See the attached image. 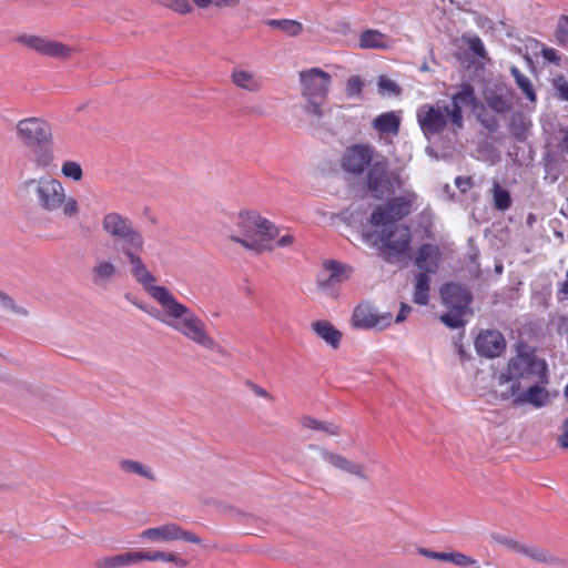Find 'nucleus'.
Returning <instances> with one entry per match:
<instances>
[{
	"label": "nucleus",
	"instance_id": "nucleus-11",
	"mask_svg": "<svg viewBox=\"0 0 568 568\" xmlns=\"http://www.w3.org/2000/svg\"><path fill=\"white\" fill-rule=\"evenodd\" d=\"M381 227L379 241L382 246L379 251L384 258L390 262L393 258L405 255L412 241L409 227L392 224Z\"/></svg>",
	"mask_w": 568,
	"mask_h": 568
},
{
	"label": "nucleus",
	"instance_id": "nucleus-37",
	"mask_svg": "<svg viewBox=\"0 0 568 568\" xmlns=\"http://www.w3.org/2000/svg\"><path fill=\"white\" fill-rule=\"evenodd\" d=\"M520 555H524L537 562H551L554 557L542 548L532 545L523 544Z\"/></svg>",
	"mask_w": 568,
	"mask_h": 568
},
{
	"label": "nucleus",
	"instance_id": "nucleus-20",
	"mask_svg": "<svg viewBox=\"0 0 568 568\" xmlns=\"http://www.w3.org/2000/svg\"><path fill=\"white\" fill-rule=\"evenodd\" d=\"M230 80L235 88L248 93H258L264 88L263 77L243 65H236L232 69Z\"/></svg>",
	"mask_w": 568,
	"mask_h": 568
},
{
	"label": "nucleus",
	"instance_id": "nucleus-35",
	"mask_svg": "<svg viewBox=\"0 0 568 568\" xmlns=\"http://www.w3.org/2000/svg\"><path fill=\"white\" fill-rule=\"evenodd\" d=\"M266 24L273 29H280L281 31L291 37L298 36L303 30L302 23L291 19H271L266 22Z\"/></svg>",
	"mask_w": 568,
	"mask_h": 568
},
{
	"label": "nucleus",
	"instance_id": "nucleus-57",
	"mask_svg": "<svg viewBox=\"0 0 568 568\" xmlns=\"http://www.w3.org/2000/svg\"><path fill=\"white\" fill-rule=\"evenodd\" d=\"M561 429L562 434L558 438V444L560 447L568 449V417L564 420Z\"/></svg>",
	"mask_w": 568,
	"mask_h": 568
},
{
	"label": "nucleus",
	"instance_id": "nucleus-16",
	"mask_svg": "<svg viewBox=\"0 0 568 568\" xmlns=\"http://www.w3.org/2000/svg\"><path fill=\"white\" fill-rule=\"evenodd\" d=\"M475 89L469 83H463L460 90L453 94L450 109V125L454 131L462 130L464 126L463 106H473L476 104Z\"/></svg>",
	"mask_w": 568,
	"mask_h": 568
},
{
	"label": "nucleus",
	"instance_id": "nucleus-43",
	"mask_svg": "<svg viewBox=\"0 0 568 568\" xmlns=\"http://www.w3.org/2000/svg\"><path fill=\"white\" fill-rule=\"evenodd\" d=\"M378 92L382 95H398L400 87L392 79L381 75L377 81Z\"/></svg>",
	"mask_w": 568,
	"mask_h": 568
},
{
	"label": "nucleus",
	"instance_id": "nucleus-62",
	"mask_svg": "<svg viewBox=\"0 0 568 568\" xmlns=\"http://www.w3.org/2000/svg\"><path fill=\"white\" fill-rule=\"evenodd\" d=\"M193 2H194L199 8H207V7L212 3V0H193Z\"/></svg>",
	"mask_w": 568,
	"mask_h": 568
},
{
	"label": "nucleus",
	"instance_id": "nucleus-22",
	"mask_svg": "<svg viewBox=\"0 0 568 568\" xmlns=\"http://www.w3.org/2000/svg\"><path fill=\"white\" fill-rule=\"evenodd\" d=\"M505 346V338L498 331L483 332L475 341L477 353L489 358L499 356Z\"/></svg>",
	"mask_w": 568,
	"mask_h": 568
},
{
	"label": "nucleus",
	"instance_id": "nucleus-44",
	"mask_svg": "<svg viewBox=\"0 0 568 568\" xmlns=\"http://www.w3.org/2000/svg\"><path fill=\"white\" fill-rule=\"evenodd\" d=\"M158 4L169 8L178 13L185 14L191 12L192 7L189 0H153Z\"/></svg>",
	"mask_w": 568,
	"mask_h": 568
},
{
	"label": "nucleus",
	"instance_id": "nucleus-54",
	"mask_svg": "<svg viewBox=\"0 0 568 568\" xmlns=\"http://www.w3.org/2000/svg\"><path fill=\"white\" fill-rule=\"evenodd\" d=\"M455 185L460 190V192L465 193L473 186V182L469 176H457L455 179Z\"/></svg>",
	"mask_w": 568,
	"mask_h": 568
},
{
	"label": "nucleus",
	"instance_id": "nucleus-58",
	"mask_svg": "<svg viewBox=\"0 0 568 568\" xmlns=\"http://www.w3.org/2000/svg\"><path fill=\"white\" fill-rule=\"evenodd\" d=\"M410 312H412V307L406 303H402L395 322L396 323L404 322Z\"/></svg>",
	"mask_w": 568,
	"mask_h": 568
},
{
	"label": "nucleus",
	"instance_id": "nucleus-49",
	"mask_svg": "<svg viewBox=\"0 0 568 568\" xmlns=\"http://www.w3.org/2000/svg\"><path fill=\"white\" fill-rule=\"evenodd\" d=\"M295 243V236L291 232L281 233L278 229V236L275 239L274 244L275 248H288L292 247Z\"/></svg>",
	"mask_w": 568,
	"mask_h": 568
},
{
	"label": "nucleus",
	"instance_id": "nucleus-61",
	"mask_svg": "<svg viewBox=\"0 0 568 568\" xmlns=\"http://www.w3.org/2000/svg\"><path fill=\"white\" fill-rule=\"evenodd\" d=\"M239 3H240V0H219L216 2V6L217 7H221V6L234 7Z\"/></svg>",
	"mask_w": 568,
	"mask_h": 568
},
{
	"label": "nucleus",
	"instance_id": "nucleus-3",
	"mask_svg": "<svg viewBox=\"0 0 568 568\" xmlns=\"http://www.w3.org/2000/svg\"><path fill=\"white\" fill-rule=\"evenodd\" d=\"M19 191L34 200L44 212L62 210L68 219L77 217L79 214L78 201L73 196H68L62 183L50 175L27 179L20 183Z\"/></svg>",
	"mask_w": 568,
	"mask_h": 568
},
{
	"label": "nucleus",
	"instance_id": "nucleus-15",
	"mask_svg": "<svg viewBox=\"0 0 568 568\" xmlns=\"http://www.w3.org/2000/svg\"><path fill=\"white\" fill-rule=\"evenodd\" d=\"M141 537L152 541H173L184 540L191 544H201V538L191 531L184 530L174 523H169L159 527L149 528L142 531Z\"/></svg>",
	"mask_w": 568,
	"mask_h": 568
},
{
	"label": "nucleus",
	"instance_id": "nucleus-52",
	"mask_svg": "<svg viewBox=\"0 0 568 568\" xmlns=\"http://www.w3.org/2000/svg\"><path fill=\"white\" fill-rule=\"evenodd\" d=\"M246 385L250 387V389L254 393V395H256L257 397H262V398H266L268 400H272L273 397L272 395L266 390L264 389L263 387H261L260 385L251 382V381H247L246 382Z\"/></svg>",
	"mask_w": 568,
	"mask_h": 568
},
{
	"label": "nucleus",
	"instance_id": "nucleus-31",
	"mask_svg": "<svg viewBox=\"0 0 568 568\" xmlns=\"http://www.w3.org/2000/svg\"><path fill=\"white\" fill-rule=\"evenodd\" d=\"M430 277L428 274L419 273L415 276L413 301L418 305H427L429 301Z\"/></svg>",
	"mask_w": 568,
	"mask_h": 568
},
{
	"label": "nucleus",
	"instance_id": "nucleus-45",
	"mask_svg": "<svg viewBox=\"0 0 568 568\" xmlns=\"http://www.w3.org/2000/svg\"><path fill=\"white\" fill-rule=\"evenodd\" d=\"M363 90V81L358 75H352L346 82L345 92L349 98H357Z\"/></svg>",
	"mask_w": 568,
	"mask_h": 568
},
{
	"label": "nucleus",
	"instance_id": "nucleus-33",
	"mask_svg": "<svg viewBox=\"0 0 568 568\" xmlns=\"http://www.w3.org/2000/svg\"><path fill=\"white\" fill-rule=\"evenodd\" d=\"M359 47L365 49H384L387 44L383 33L376 30H367L359 37Z\"/></svg>",
	"mask_w": 568,
	"mask_h": 568
},
{
	"label": "nucleus",
	"instance_id": "nucleus-48",
	"mask_svg": "<svg viewBox=\"0 0 568 568\" xmlns=\"http://www.w3.org/2000/svg\"><path fill=\"white\" fill-rule=\"evenodd\" d=\"M556 38L560 44L568 47V17H561L556 30Z\"/></svg>",
	"mask_w": 568,
	"mask_h": 568
},
{
	"label": "nucleus",
	"instance_id": "nucleus-36",
	"mask_svg": "<svg viewBox=\"0 0 568 568\" xmlns=\"http://www.w3.org/2000/svg\"><path fill=\"white\" fill-rule=\"evenodd\" d=\"M300 423L305 428H310V429H314V430H322L332 436L339 434V428L337 425H335L333 423L321 422V420L310 417V416L302 417Z\"/></svg>",
	"mask_w": 568,
	"mask_h": 568
},
{
	"label": "nucleus",
	"instance_id": "nucleus-29",
	"mask_svg": "<svg viewBox=\"0 0 568 568\" xmlns=\"http://www.w3.org/2000/svg\"><path fill=\"white\" fill-rule=\"evenodd\" d=\"M138 562V551H128L99 558L95 566L98 568H121L129 567Z\"/></svg>",
	"mask_w": 568,
	"mask_h": 568
},
{
	"label": "nucleus",
	"instance_id": "nucleus-39",
	"mask_svg": "<svg viewBox=\"0 0 568 568\" xmlns=\"http://www.w3.org/2000/svg\"><path fill=\"white\" fill-rule=\"evenodd\" d=\"M494 205L497 210L506 211L510 207L511 199L507 190L503 189L497 182L493 185Z\"/></svg>",
	"mask_w": 568,
	"mask_h": 568
},
{
	"label": "nucleus",
	"instance_id": "nucleus-18",
	"mask_svg": "<svg viewBox=\"0 0 568 568\" xmlns=\"http://www.w3.org/2000/svg\"><path fill=\"white\" fill-rule=\"evenodd\" d=\"M120 276L121 270L111 258L97 257L90 268V281L99 288L110 286Z\"/></svg>",
	"mask_w": 568,
	"mask_h": 568
},
{
	"label": "nucleus",
	"instance_id": "nucleus-38",
	"mask_svg": "<svg viewBox=\"0 0 568 568\" xmlns=\"http://www.w3.org/2000/svg\"><path fill=\"white\" fill-rule=\"evenodd\" d=\"M511 74L515 78L517 85L525 93L526 98L530 102H535L536 93H535L531 81L526 75H524L516 67L511 68Z\"/></svg>",
	"mask_w": 568,
	"mask_h": 568
},
{
	"label": "nucleus",
	"instance_id": "nucleus-8",
	"mask_svg": "<svg viewBox=\"0 0 568 568\" xmlns=\"http://www.w3.org/2000/svg\"><path fill=\"white\" fill-rule=\"evenodd\" d=\"M508 376L505 382H510L507 396H514L520 390V378H527L531 375H537L541 382L547 383V365L545 361L539 359L532 354H518L511 358L507 367Z\"/></svg>",
	"mask_w": 568,
	"mask_h": 568
},
{
	"label": "nucleus",
	"instance_id": "nucleus-10",
	"mask_svg": "<svg viewBox=\"0 0 568 568\" xmlns=\"http://www.w3.org/2000/svg\"><path fill=\"white\" fill-rule=\"evenodd\" d=\"M379 153L369 144L357 143L347 146L341 159L342 171L353 178L363 176Z\"/></svg>",
	"mask_w": 568,
	"mask_h": 568
},
{
	"label": "nucleus",
	"instance_id": "nucleus-21",
	"mask_svg": "<svg viewBox=\"0 0 568 568\" xmlns=\"http://www.w3.org/2000/svg\"><path fill=\"white\" fill-rule=\"evenodd\" d=\"M503 398H508L507 393L501 395ZM513 403L516 406L530 405L534 408H541L550 402L549 392L538 384L529 386L526 390L517 392L511 396Z\"/></svg>",
	"mask_w": 568,
	"mask_h": 568
},
{
	"label": "nucleus",
	"instance_id": "nucleus-23",
	"mask_svg": "<svg viewBox=\"0 0 568 568\" xmlns=\"http://www.w3.org/2000/svg\"><path fill=\"white\" fill-rule=\"evenodd\" d=\"M443 303L449 308L467 310L471 301L470 293L462 285L447 283L440 287Z\"/></svg>",
	"mask_w": 568,
	"mask_h": 568
},
{
	"label": "nucleus",
	"instance_id": "nucleus-26",
	"mask_svg": "<svg viewBox=\"0 0 568 568\" xmlns=\"http://www.w3.org/2000/svg\"><path fill=\"white\" fill-rule=\"evenodd\" d=\"M323 266L329 272V276L327 280L318 282L322 291H327L329 287L347 281L353 273V268L349 265L334 260L325 261Z\"/></svg>",
	"mask_w": 568,
	"mask_h": 568
},
{
	"label": "nucleus",
	"instance_id": "nucleus-1",
	"mask_svg": "<svg viewBox=\"0 0 568 568\" xmlns=\"http://www.w3.org/2000/svg\"><path fill=\"white\" fill-rule=\"evenodd\" d=\"M143 250L128 246L122 247L121 252L128 260L134 280L156 301L163 311V317H159L151 311L149 314L194 344L207 351L223 354L222 346L207 332L205 322L193 310L178 301L169 288L155 285V276L148 270L140 256Z\"/></svg>",
	"mask_w": 568,
	"mask_h": 568
},
{
	"label": "nucleus",
	"instance_id": "nucleus-13",
	"mask_svg": "<svg viewBox=\"0 0 568 568\" xmlns=\"http://www.w3.org/2000/svg\"><path fill=\"white\" fill-rule=\"evenodd\" d=\"M16 133L18 140L27 148L53 138L50 124L36 116L20 120L16 125Z\"/></svg>",
	"mask_w": 568,
	"mask_h": 568
},
{
	"label": "nucleus",
	"instance_id": "nucleus-9",
	"mask_svg": "<svg viewBox=\"0 0 568 568\" xmlns=\"http://www.w3.org/2000/svg\"><path fill=\"white\" fill-rule=\"evenodd\" d=\"M418 196L407 191L402 196H395L385 205H378L371 215V224L375 227L397 225L396 222L409 215L416 206Z\"/></svg>",
	"mask_w": 568,
	"mask_h": 568
},
{
	"label": "nucleus",
	"instance_id": "nucleus-7",
	"mask_svg": "<svg viewBox=\"0 0 568 568\" xmlns=\"http://www.w3.org/2000/svg\"><path fill=\"white\" fill-rule=\"evenodd\" d=\"M101 227L104 234L122 247L144 248V237L133 222L118 213L109 212L102 216Z\"/></svg>",
	"mask_w": 568,
	"mask_h": 568
},
{
	"label": "nucleus",
	"instance_id": "nucleus-47",
	"mask_svg": "<svg viewBox=\"0 0 568 568\" xmlns=\"http://www.w3.org/2000/svg\"><path fill=\"white\" fill-rule=\"evenodd\" d=\"M0 303L4 308L10 310L16 314L23 315V316L28 315V312L26 308L18 306L16 304L14 300L12 297H10L9 295H7L6 293H3L2 291H0Z\"/></svg>",
	"mask_w": 568,
	"mask_h": 568
},
{
	"label": "nucleus",
	"instance_id": "nucleus-53",
	"mask_svg": "<svg viewBox=\"0 0 568 568\" xmlns=\"http://www.w3.org/2000/svg\"><path fill=\"white\" fill-rule=\"evenodd\" d=\"M555 84L560 98L568 101V82L561 77L556 80Z\"/></svg>",
	"mask_w": 568,
	"mask_h": 568
},
{
	"label": "nucleus",
	"instance_id": "nucleus-34",
	"mask_svg": "<svg viewBox=\"0 0 568 568\" xmlns=\"http://www.w3.org/2000/svg\"><path fill=\"white\" fill-rule=\"evenodd\" d=\"M120 467L125 473L135 474L149 480H155L153 471L146 465L140 462L124 459L120 462Z\"/></svg>",
	"mask_w": 568,
	"mask_h": 568
},
{
	"label": "nucleus",
	"instance_id": "nucleus-28",
	"mask_svg": "<svg viewBox=\"0 0 568 568\" xmlns=\"http://www.w3.org/2000/svg\"><path fill=\"white\" fill-rule=\"evenodd\" d=\"M312 331L326 344L333 348H337L341 344L342 333L334 327L328 321H316L313 322Z\"/></svg>",
	"mask_w": 568,
	"mask_h": 568
},
{
	"label": "nucleus",
	"instance_id": "nucleus-42",
	"mask_svg": "<svg viewBox=\"0 0 568 568\" xmlns=\"http://www.w3.org/2000/svg\"><path fill=\"white\" fill-rule=\"evenodd\" d=\"M61 173L64 178L75 182L80 181L83 176V170L80 163L71 160L64 161L62 163Z\"/></svg>",
	"mask_w": 568,
	"mask_h": 568
},
{
	"label": "nucleus",
	"instance_id": "nucleus-19",
	"mask_svg": "<svg viewBox=\"0 0 568 568\" xmlns=\"http://www.w3.org/2000/svg\"><path fill=\"white\" fill-rule=\"evenodd\" d=\"M392 314H377L369 304H359L353 312L352 324L356 328H379L383 329L389 325Z\"/></svg>",
	"mask_w": 568,
	"mask_h": 568
},
{
	"label": "nucleus",
	"instance_id": "nucleus-41",
	"mask_svg": "<svg viewBox=\"0 0 568 568\" xmlns=\"http://www.w3.org/2000/svg\"><path fill=\"white\" fill-rule=\"evenodd\" d=\"M445 561L462 568H467L477 565V560L459 551L446 552Z\"/></svg>",
	"mask_w": 568,
	"mask_h": 568
},
{
	"label": "nucleus",
	"instance_id": "nucleus-55",
	"mask_svg": "<svg viewBox=\"0 0 568 568\" xmlns=\"http://www.w3.org/2000/svg\"><path fill=\"white\" fill-rule=\"evenodd\" d=\"M478 120L490 132H495L499 128L498 121L494 116H490V118L479 116Z\"/></svg>",
	"mask_w": 568,
	"mask_h": 568
},
{
	"label": "nucleus",
	"instance_id": "nucleus-30",
	"mask_svg": "<svg viewBox=\"0 0 568 568\" xmlns=\"http://www.w3.org/2000/svg\"><path fill=\"white\" fill-rule=\"evenodd\" d=\"M487 105L496 113H505L510 110V94L507 90H489L485 93Z\"/></svg>",
	"mask_w": 568,
	"mask_h": 568
},
{
	"label": "nucleus",
	"instance_id": "nucleus-6",
	"mask_svg": "<svg viewBox=\"0 0 568 568\" xmlns=\"http://www.w3.org/2000/svg\"><path fill=\"white\" fill-rule=\"evenodd\" d=\"M406 181L402 171L388 169V160L382 154L377 155L366 171L367 190L377 200L394 194L397 189H402L406 184Z\"/></svg>",
	"mask_w": 568,
	"mask_h": 568
},
{
	"label": "nucleus",
	"instance_id": "nucleus-5",
	"mask_svg": "<svg viewBox=\"0 0 568 568\" xmlns=\"http://www.w3.org/2000/svg\"><path fill=\"white\" fill-rule=\"evenodd\" d=\"M298 79L302 97L307 101L305 112L321 119L332 82L331 74L320 68H311L300 71Z\"/></svg>",
	"mask_w": 568,
	"mask_h": 568
},
{
	"label": "nucleus",
	"instance_id": "nucleus-50",
	"mask_svg": "<svg viewBox=\"0 0 568 568\" xmlns=\"http://www.w3.org/2000/svg\"><path fill=\"white\" fill-rule=\"evenodd\" d=\"M494 539L505 546L506 548H508L509 550L514 551V552H517V554H520V549L523 547V542H519L510 537H507V536H501V535H498V536H495Z\"/></svg>",
	"mask_w": 568,
	"mask_h": 568
},
{
	"label": "nucleus",
	"instance_id": "nucleus-51",
	"mask_svg": "<svg viewBox=\"0 0 568 568\" xmlns=\"http://www.w3.org/2000/svg\"><path fill=\"white\" fill-rule=\"evenodd\" d=\"M417 552L428 559L445 561L446 551H434L426 548H418Z\"/></svg>",
	"mask_w": 568,
	"mask_h": 568
},
{
	"label": "nucleus",
	"instance_id": "nucleus-24",
	"mask_svg": "<svg viewBox=\"0 0 568 568\" xmlns=\"http://www.w3.org/2000/svg\"><path fill=\"white\" fill-rule=\"evenodd\" d=\"M28 148L30 149L28 159L36 170L49 171L53 166V138L49 139L47 142L33 144Z\"/></svg>",
	"mask_w": 568,
	"mask_h": 568
},
{
	"label": "nucleus",
	"instance_id": "nucleus-63",
	"mask_svg": "<svg viewBox=\"0 0 568 568\" xmlns=\"http://www.w3.org/2000/svg\"><path fill=\"white\" fill-rule=\"evenodd\" d=\"M564 394H565V396H566V398L568 400V385L565 387Z\"/></svg>",
	"mask_w": 568,
	"mask_h": 568
},
{
	"label": "nucleus",
	"instance_id": "nucleus-64",
	"mask_svg": "<svg viewBox=\"0 0 568 568\" xmlns=\"http://www.w3.org/2000/svg\"><path fill=\"white\" fill-rule=\"evenodd\" d=\"M135 305L139 306L140 310H143V312H146V308H144L142 305H140V304H135Z\"/></svg>",
	"mask_w": 568,
	"mask_h": 568
},
{
	"label": "nucleus",
	"instance_id": "nucleus-60",
	"mask_svg": "<svg viewBox=\"0 0 568 568\" xmlns=\"http://www.w3.org/2000/svg\"><path fill=\"white\" fill-rule=\"evenodd\" d=\"M558 298L560 301L568 298V282H564L558 290Z\"/></svg>",
	"mask_w": 568,
	"mask_h": 568
},
{
	"label": "nucleus",
	"instance_id": "nucleus-25",
	"mask_svg": "<svg viewBox=\"0 0 568 568\" xmlns=\"http://www.w3.org/2000/svg\"><path fill=\"white\" fill-rule=\"evenodd\" d=\"M442 253L437 245L423 244L415 256V264L422 273H435L440 263Z\"/></svg>",
	"mask_w": 568,
	"mask_h": 568
},
{
	"label": "nucleus",
	"instance_id": "nucleus-32",
	"mask_svg": "<svg viewBox=\"0 0 568 568\" xmlns=\"http://www.w3.org/2000/svg\"><path fill=\"white\" fill-rule=\"evenodd\" d=\"M139 561L149 560V561H169L174 562L178 567L185 568L187 566V561L178 555L165 551H138Z\"/></svg>",
	"mask_w": 568,
	"mask_h": 568
},
{
	"label": "nucleus",
	"instance_id": "nucleus-14",
	"mask_svg": "<svg viewBox=\"0 0 568 568\" xmlns=\"http://www.w3.org/2000/svg\"><path fill=\"white\" fill-rule=\"evenodd\" d=\"M417 120L426 136L439 134L450 123V109L448 105L425 104L418 109Z\"/></svg>",
	"mask_w": 568,
	"mask_h": 568
},
{
	"label": "nucleus",
	"instance_id": "nucleus-12",
	"mask_svg": "<svg viewBox=\"0 0 568 568\" xmlns=\"http://www.w3.org/2000/svg\"><path fill=\"white\" fill-rule=\"evenodd\" d=\"M17 41L41 55L60 61L70 60L77 52L75 48L71 45L36 34H22L18 37Z\"/></svg>",
	"mask_w": 568,
	"mask_h": 568
},
{
	"label": "nucleus",
	"instance_id": "nucleus-59",
	"mask_svg": "<svg viewBox=\"0 0 568 568\" xmlns=\"http://www.w3.org/2000/svg\"><path fill=\"white\" fill-rule=\"evenodd\" d=\"M557 329L559 333L568 332V317L560 316L557 323Z\"/></svg>",
	"mask_w": 568,
	"mask_h": 568
},
{
	"label": "nucleus",
	"instance_id": "nucleus-27",
	"mask_svg": "<svg viewBox=\"0 0 568 568\" xmlns=\"http://www.w3.org/2000/svg\"><path fill=\"white\" fill-rule=\"evenodd\" d=\"M372 126L379 134L396 136L400 128V116L394 111L381 113L373 120Z\"/></svg>",
	"mask_w": 568,
	"mask_h": 568
},
{
	"label": "nucleus",
	"instance_id": "nucleus-56",
	"mask_svg": "<svg viewBox=\"0 0 568 568\" xmlns=\"http://www.w3.org/2000/svg\"><path fill=\"white\" fill-rule=\"evenodd\" d=\"M542 58L550 63H559L557 51L552 48H544L541 50Z\"/></svg>",
	"mask_w": 568,
	"mask_h": 568
},
{
	"label": "nucleus",
	"instance_id": "nucleus-17",
	"mask_svg": "<svg viewBox=\"0 0 568 568\" xmlns=\"http://www.w3.org/2000/svg\"><path fill=\"white\" fill-rule=\"evenodd\" d=\"M310 448L318 452L322 459L325 460L331 466H333L334 468H336L341 471L354 475L357 478L363 479V480L368 479L366 468L363 464L352 462L341 454L329 452V450L325 449L324 447H321L317 445H311Z\"/></svg>",
	"mask_w": 568,
	"mask_h": 568
},
{
	"label": "nucleus",
	"instance_id": "nucleus-2",
	"mask_svg": "<svg viewBox=\"0 0 568 568\" xmlns=\"http://www.w3.org/2000/svg\"><path fill=\"white\" fill-rule=\"evenodd\" d=\"M143 250L128 246L122 247L121 252L128 260L134 280L156 301L163 311V317H159L151 311L149 314L194 344L207 351L223 354L222 346L207 332L205 322L193 310L178 301L169 288L155 285V276L148 270L140 256Z\"/></svg>",
	"mask_w": 568,
	"mask_h": 568
},
{
	"label": "nucleus",
	"instance_id": "nucleus-40",
	"mask_svg": "<svg viewBox=\"0 0 568 568\" xmlns=\"http://www.w3.org/2000/svg\"><path fill=\"white\" fill-rule=\"evenodd\" d=\"M467 310L450 308L440 316V321L449 328H459L465 325L464 315Z\"/></svg>",
	"mask_w": 568,
	"mask_h": 568
},
{
	"label": "nucleus",
	"instance_id": "nucleus-4",
	"mask_svg": "<svg viewBox=\"0 0 568 568\" xmlns=\"http://www.w3.org/2000/svg\"><path fill=\"white\" fill-rule=\"evenodd\" d=\"M235 225L237 234L231 240L241 244L245 250L255 254L273 252L274 241L278 236V227L256 211H241Z\"/></svg>",
	"mask_w": 568,
	"mask_h": 568
},
{
	"label": "nucleus",
	"instance_id": "nucleus-46",
	"mask_svg": "<svg viewBox=\"0 0 568 568\" xmlns=\"http://www.w3.org/2000/svg\"><path fill=\"white\" fill-rule=\"evenodd\" d=\"M468 44V49L478 58L485 59L486 58V49L481 41V39L478 36H471L468 37L466 40Z\"/></svg>",
	"mask_w": 568,
	"mask_h": 568
}]
</instances>
